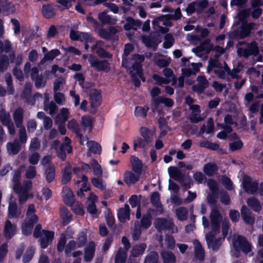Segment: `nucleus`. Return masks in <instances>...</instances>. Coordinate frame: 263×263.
<instances>
[{
  "label": "nucleus",
  "mask_w": 263,
  "mask_h": 263,
  "mask_svg": "<svg viewBox=\"0 0 263 263\" xmlns=\"http://www.w3.org/2000/svg\"><path fill=\"white\" fill-rule=\"evenodd\" d=\"M86 20L95 30L98 29V33L101 38L107 41L118 40V36L115 35L118 32V30L115 27L110 26L108 30L103 28L101 27L100 24L90 15L87 16Z\"/></svg>",
  "instance_id": "obj_1"
},
{
  "label": "nucleus",
  "mask_w": 263,
  "mask_h": 263,
  "mask_svg": "<svg viewBox=\"0 0 263 263\" xmlns=\"http://www.w3.org/2000/svg\"><path fill=\"white\" fill-rule=\"evenodd\" d=\"M256 24L254 22H242L239 29H235L228 33V36L231 40H242L249 37L255 29Z\"/></svg>",
  "instance_id": "obj_2"
},
{
  "label": "nucleus",
  "mask_w": 263,
  "mask_h": 263,
  "mask_svg": "<svg viewBox=\"0 0 263 263\" xmlns=\"http://www.w3.org/2000/svg\"><path fill=\"white\" fill-rule=\"evenodd\" d=\"M13 119L16 127L19 128L18 141L20 143L25 144L27 140V135L25 127L23 126V121L24 110L22 107H18L13 114Z\"/></svg>",
  "instance_id": "obj_3"
},
{
  "label": "nucleus",
  "mask_w": 263,
  "mask_h": 263,
  "mask_svg": "<svg viewBox=\"0 0 263 263\" xmlns=\"http://www.w3.org/2000/svg\"><path fill=\"white\" fill-rule=\"evenodd\" d=\"M237 53L239 57H243L246 59H248L251 55L257 56L259 54L258 44L255 41H252L247 43L245 48L242 47L238 48Z\"/></svg>",
  "instance_id": "obj_4"
},
{
  "label": "nucleus",
  "mask_w": 263,
  "mask_h": 263,
  "mask_svg": "<svg viewBox=\"0 0 263 263\" xmlns=\"http://www.w3.org/2000/svg\"><path fill=\"white\" fill-rule=\"evenodd\" d=\"M209 218L211 224V231L210 232L219 233L220 231V224L223 217L216 206L211 208Z\"/></svg>",
  "instance_id": "obj_5"
},
{
  "label": "nucleus",
  "mask_w": 263,
  "mask_h": 263,
  "mask_svg": "<svg viewBox=\"0 0 263 263\" xmlns=\"http://www.w3.org/2000/svg\"><path fill=\"white\" fill-rule=\"evenodd\" d=\"M233 244L235 251H242L248 254L252 250V246L247 238L242 235H238L237 238L234 239Z\"/></svg>",
  "instance_id": "obj_6"
},
{
  "label": "nucleus",
  "mask_w": 263,
  "mask_h": 263,
  "mask_svg": "<svg viewBox=\"0 0 263 263\" xmlns=\"http://www.w3.org/2000/svg\"><path fill=\"white\" fill-rule=\"evenodd\" d=\"M88 61L90 66L98 71L108 72L110 70V64L107 60L99 61L95 55L90 54Z\"/></svg>",
  "instance_id": "obj_7"
},
{
  "label": "nucleus",
  "mask_w": 263,
  "mask_h": 263,
  "mask_svg": "<svg viewBox=\"0 0 263 263\" xmlns=\"http://www.w3.org/2000/svg\"><path fill=\"white\" fill-rule=\"evenodd\" d=\"M218 234L215 233L214 232H209L205 235L208 248H212L214 252L218 251L222 244V241L224 240L222 237H218L216 239L215 236Z\"/></svg>",
  "instance_id": "obj_8"
},
{
  "label": "nucleus",
  "mask_w": 263,
  "mask_h": 263,
  "mask_svg": "<svg viewBox=\"0 0 263 263\" xmlns=\"http://www.w3.org/2000/svg\"><path fill=\"white\" fill-rule=\"evenodd\" d=\"M243 189L245 192L251 195H255L258 189V183L256 181H252L250 176L245 175L242 182Z\"/></svg>",
  "instance_id": "obj_9"
},
{
  "label": "nucleus",
  "mask_w": 263,
  "mask_h": 263,
  "mask_svg": "<svg viewBox=\"0 0 263 263\" xmlns=\"http://www.w3.org/2000/svg\"><path fill=\"white\" fill-rule=\"evenodd\" d=\"M89 99L90 106L92 108H94L93 111H90V113L95 114L96 109L98 107L101 103L102 96L100 91L97 89L92 88L90 90Z\"/></svg>",
  "instance_id": "obj_10"
},
{
  "label": "nucleus",
  "mask_w": 263,
  "mask_h": 263,
  "mask_svg": "<svg viewBox=\"0 0 263 263\" xmlns=\"http://www.w3.org/2000/svg\"><path fill=\"white\" fill-rule=\"evenodd\" d=\"M197 84H195L192 87V89L194 92L199 94H201L204 90L209 87V83L205 76H199L197 78Z\"/></svg>",
  "instance_id": "obj_11"
},
{
  "label": "nucleus",
  "mask_w": 263,
  "mask_h": 263,
  "mask_svg": "<svg viewBox=\"0 0 263 263\" xmlns=\"http://www.w3.org/2000/svg\"><path fill=\"white\" fill-rule=\"evenodd\" d=\"M62 197L64 203L68 206H72L74 202V196L71 189L65 186L63 187L62 191Z\"/></svg>",
  "instance_id": "obj_12"
},
{
  "label": "nucleus",
  "mask_w": 263,
  "mask_h": 263,
  "mask_svg": "<svg viewBox=\"0 0 263 263\" xmlns=\"http://www.w3.org/2000/svg\"><path fill=\"white\" fill-rule=\"evenodd\" d=\"M44 236L40 239V247L42 249H46L50 244L54 238V232L48 230H42Z\"/></svg>",
  "instance_id": "obj_13"
},
{
  "label": "nucleus",
  "mask_w": 263,
  "mask_h": 263,
  "mask_svg": "<svg viewBox=\"0 0 263 263\" xmlns=\"http://www.w3.org/2000/svg\"><path fill=\"white\" fill-rule=\"evenodd\" d=\"M240 213L244 222L249 225H253L255 222V218L252 212L246 205H243L240 209Z\"/></svg>",
  "instance_id": "obj_14"
},
{
  "label": "nucleus",
  "mask_w": 263,
  "mask_h": 263,
  "mask_svg": "<svg viewBox=\"0 0 263 263\" xmlns=\"http://www.w3.org/2000/svg\"><path fill=\"white\" fill-rule=\"evenodd\" d=\"M156 228L159 231L172 230L174 227V223L171 220H167L164 218H158L155 222Z\"/></svg>",
  "instance_id": "obj_15"
},
{
  "label": "nucleus",
  "mask_w": 263,
  "mask_h": 263,
  "mask_svg": "<svg viewBox=\"0 0 263 263\" xmlns=\"http://www.w3.org/2000/svg\"><path fill=\"white\" fill-rule=\"evenodd\" d=\"M96 251V244L91 241L84 249V259L85 262H90L93 259Z\"/></svg>",
  "instance_id": "obj_16"
},
{
  "label": "nucleus",
  "mask_w": 263,
  "mask_h": 263,
  "mask_svg": "<svg viewBox=\"0 0 263 263\" xmlns=\"http://www.w3.org/2000/svg\"><path fill=\"white\" fill-rule=\"evenodd\" d=\"M160 104H163L167 107H172L174 104L173 99L163 96H159L153 100V104L155 108H157Z\"/></svg>",
  "instance_id": "obj_17"
},
{
  "label": "nucleus",
  "mask_w": 263,
  "mask_h": 263,
  "mask_svg": "<svg viewBox=\"0 0 263 263\" xmlns=\"http://www.w3.org/2000/svg\"><path fill=\"white\" fill-rule=\"evenodd\" d=\"M152 216L150 213L148 212L146 214L143 215L142 217L140 223L136 221L137 223V226L142 229H148L152 225Z\"/></svg>",
  "instance_id": "obj_18"
},
{
  "label": "nucleus",
  "mask_w": 263,
  "mask_h": 263,
  "mask_svg": "<svg viewBox=\"0 0 263 263\" xmlns=\"http://www.w3.org/2000/svg\"><path fill=\"white\" fill-rule=\"evenodd\" d=\"M130 209L128 204H125L124 208H120L118 211V218L121 222H124L130 218Z\"/></svg>",
  "instance_id": "obj_19"
},
{
  "label": "nucleus",
  "mask_w": 263,
  "mask_h": 263,
  "mask_svg": "<svg viewBox=\"0 0 263 263\" xmlns=\"http://www.w3.org/2000/svg\"><path fill=\"white\" fill-rule=\"evenodd\" d=\"M130 161L132 163V170L137 174L140 175L142 170V162L138 157L131 156Z\"/></svg>",
  "instance_id": "obj_20"
},
{
  "label": "nucleus",
  "mask_w": 263,
  "mask_h": 263,
  "mask_svg": "<svg viewBox=\"0 0 263 263\" xmlns=\"http://www.w3.org/2000/svg\"><path fill=\"white\" fill-rule=\"evenodd\" d=\"M170 177L175 180H182L184 178V174L177 166H170L168 168Z\"/></svg>",
  "instance_id": "obj_21"
},
{
  "label": "nucleus",
  "mask_w": 263,
  "mask_h": 263,
  "mask_svg": "<svg viewBox=\"0 0 263 263\" xmlns=\"http://www.w3.org/2000/svg\"><path fill=\"white\" fill-rule=\"evenodd\" d=\"M21 146L18 139L14 140L13 142H8L7 144V149L9 154L15 155L21 150Z\"/></svg>",
  "instance_id": "obj_22"
},
{
  "label": "nucleus",
  "mask_w": 263,
  "mask_h": 263,
  "mask_svg": "<svg viewBox=\"0 0 263 263\" xmlns=\"http://www.w3.org/2000/svg\"><path fill=\"white\" fill-rule=\"evenodd\" d=\"M44 176L48 183H51L54 180L55 176V169L54 165L49 164L46 167Z\"/></svg>",
  "instance_id": "obj_23"
},
{
  "label": "nucleus",
  "mask_w": 263,
  "mask_h": 263,
  "mask_svg": "<svg viewBox=\"0 0 263 263\" xmlns=\"http://www.w3.org/2000/svg\"><path fill=\"white\" fill-rule=\"evenodd\" d=\"M140 178V175H135L132 172L129 171H125L124 174V181L127 185L135 184Z\"/></svg>",
  "instance_id": "obj_24"
},
{
  "label": "nucleus",
  "mask_w": 263,
  "mask_h": 263,
  "mask_svg": "<svg viewBox=\"0 0 263 263\" xmlns=\"http://www.w3.org/2000/svg\"><path fill=\"white\" fill-rule=\"evenodd\" d=\"M141 136L146 142L147 144L152 142L153 139L154 132L146 127H141L139 129Z\"/></svg>",
  "instance_id": "obj_25"
},
{
  "label": "nucleus",
  "mask_w": 263,
  "mask_h": 263,
  "mask_svg": "<svg viewBox=\"0 0 263 263\" xmlns=\"http://www.w3.org/2000/svg\"><path fill=\"white\" fill-rule=\"evenodd\" d=\"M203 171L205 175L209 177H212L218 172V167L214 163L208 162L204 165Z\"/></svg>",
  "instance_id": "obj_26"
},
{
  "label": "nucleus",
  "mask_w": 263,
  "mask_h": 263,
  "mask_svg": "<svg viewBox=\"0 0 263 263\" xmlns=\"http://www.w3.org/2000/svg\"><path fill=\"white\" fill-rule=\"evenodd\" d=\"M211 40L209 39H205L203 42L199 46L192 49L193 52L195 53L201 52L206 50L207 53H209L212 50L213 45L210 44Z\"/></svg>",
  "instance_id": "obj_27"
},
{
  "label": "nucleus",
  "mask_w": 263,
  "mask_h": 263,
  "mask_svg": "<svg viewBox=\"0 0 263 263\" xmlns=\"http://www.w3.org/2000/svg\"><path fill=\"white\" fill-rule=\"evenodd\" d=\"M247 203L248 206L255 212H259L261 210V206L259 200L254 197H249L247 200Z\"/></svg>",
  "instance_id": "obj_28"
},
{
  "label": "nucleus",
  "mask_w": 263,
  "mask_h": 263,
  "mask_svg": "<svg viewBox=\"0 0 263 263\" xmlns=\"http://www.w3.org/2000/svg\"><path fill=\"white\" fill-rule=\"evenodd\" d=\"M15 228L11 222L7 220L5 222L4 228V234L7 239L11 238L15 235Z\"/></svg>",
  "instance_id": "obj_29"
},
{
  "label": "nucleus",
  "mask_w": 263,
  "mask_h": 263,
  "mask_svg": "<svg viewBox=\"0 0 263 263\" xmlns=\"http://www.w3.org/2000/svg\"><path fill=\"white\" fill-rule=\"evenodd\" d=\"M145 243H141L138 245H134L131 251V255L134 257H137L142 255L146 248Z\"/></svg>",
  "instance_id": "obj_30"
},
{
  "label": "nucleus",
  "mask_w": 263,
  "mask_h": 263,
  "mask_svg": "<svg viewBox=\"0 0 263 263\" xmlns=\"http://www.w3.org/2000/svg\"><path fill=\"white\" fill-rule=\"evenodd\" d=\"M32 85L30 82H26L24 85L22 92V97L26 99L27 101H29L30 99L33 101V103L35 101L34 97L31 96Z\"/></svg>",
  "instance_id": "obj_31"
},
{
  "label": "nucleus",
  "mask_w": 263,
  "mask_h": 263,
  "mask_svg": "<svg viewBox=\"0 0 263 263\" xmlns=\"http://www.w3.org/2000/svg\"><path fill=\"white\" fill-rule=\"evenodd\" d=\"M160 255L164 263H176V257L172 252L163 250Z\"/></svg>",
  "instance_id": "obj_32"
},
{
  "label": "nucleus",
  "mask_w": 263,
  "mask_h": 263,
  "mask_svg": "<svg viewBox=\"0 0 263 263\" xmlns=\"http://www.w3.org/2000/svg\"><path fill=\"white\" fill-rule=\"evenodd\" d=\"M195 243V256L197 259L202 261L205 256L204 250L201 244L198 240H196Z\"/></svg>",
  "instance_id": "obj_33"
},
{
  "label": "nucleus",
  "mask_w": 263,
  "mask_h": 263,
  "mask_svg": "<svg viewBox=\"0 0 263 263\" xmlns=\"http://www.w3.org/2000/svg\"><path fill=\"white\" fill-rule=\"evenodd\" d=\"M72 167L70 164L66 165L62 173L61 182L62 184H66L71 179Z\"/></svg>",
  "instance_id": "obj_34"
},
{
  "label": "nucleus",
  "mask_w": 263,
  "mask_h": 263,
  "mask_svg": "<svg viewBox=\"0 0 263 263\" xmlns=\"http://www.w3.org/2000/svg\"><path fill=\"white\" fill-rule=\"evenodd\" d=\"M60 216L62 220V224L63 226H67L72 220V215L66 208L63 209L60 211Z\"/></svg>",
  "instance_id": "obj_35"
},
{
  "label": "nucleus",
  "mask_w": 263,
  "mask_h": 263,
  "mask_svg": "<svg viewBox=\"0 0 263 263\" xmlns=\"http://www.w3.org/2000/svg\"><path fill=\"white\" fill-rule=\"evenodd\" d=\"M42 13L44 17L48 19L53 17L55 14L52 6L49 4L42 6Z\"/></svg>",
  "instance_id": "obj_36"
},
{
  "label": "nucleus",
  "mask_w": 263,
  "mask_h": 263,
  "mask_svg": "<svg viewBox=\"0 0 263 263\" xmlns=\"http://www.w3.org/2000/svg\"><path fill=\"white\" fill-rule=\"evenodd\" d=\"M237 141L229 143V149L232 152H235L241 149L243 145L242 141L239 138L236 134H233Z\"/></svg>",
  "instance_id": "obj_37"
},
{
  "label": "nucleus",
  "mask_w": 263,
  "mask_h": 263,
  "mask_svg": "<svg viewBox=\"0 0 263 263\" xmlns=\"http://www.w3.org/2000/svg\"><path fill=\"white\" fill-rule=\"evenodd\" d=\"M60 51L58 49H54L44 54L41 63H43L45 61H52L57 57L60 54Z\"/></svg>",
  "instance_id": "obj_38"
},
{
  "label": "nucleus",
  "mask_w": 263,
  "mask_h": 263,
  "mask_svg": "<svg viewBox=\"0 0 263 263\" xmlns=\"http://www.w3.org/2000/svg\"><path fill=\"white\" fill-rule=\"evenodd\" d=\"M104 215L108 227L109 228L114 227L115 220L111 210L110 209H107L104 212Z\"/></svg>",
  "instance_id": "obj_39"
},
{
  "label": "nucleus",
  "mask_w": 263,
  "mask_h": 263,
  "mask_svg": "<svg viewBox=\"0 0 263 263\" xmlns=\"http://www.w3.org/2000/svg\"><path fill=\"white\" fill-rule=\"evenodd\" d=\"M176 214L179 220L183 221L187 218L188 210L186 208L181 206L176 210Z\"/></svg>",
  "instance_id": "obj_40"
},
{
  "label": "nucleus",
  "mask_w": 263,
  "mask_h": 263,
  "mask_svg": "<svg viewBox=\"0 0 263 263\" xmlns=\"http://www.w3.org/2000/svg\"><path fill=\"white\" fill-rule=\"evenodd\" d=\"M67 242L66 236L65 233H62L60 235V239L58 240L57 250L59 253H61L63 251Z\"/></svg>",
  "instance_id": "obj_41"
},
{
  "label": "nucleus",
  "mask_w": 263,
  "mask_h": 263,
  "mask_svg": "<svg viewBox=\"0 0 263 263\" xmlns=\"http://www.w3.org/2000/svg\"><path fill=\"white\" fill-rule=\"evenodd\" d=\"M126 258V252L122 250V249L120 248L116 255L115 262V263H125Z\"/></svg>",
  "instance_id": "obj_42"
},
{
  "label": "nucleus",
  "mask_w": 263,
  "mask_h": 263,
  "mask_svg": "<svg viewBox=\"0 0 263 263\" xmlns=\"http://www.w3.org/2000/svg\"><path fill=\"white\" fill-rule=\"evenodd\" d=\"M77 248V245L75 240H70L65 249V255L67 257L71 256V251Z\"/></svg>",
  "instance_id": "obj_43"
},
{
  "label": "nucleus",
  "mask_w": 263,
  "mask_h": 263,
  "mask_svg": "<svg viewBox=\"0 0 263 263\" xmlns=\"http://www.w3.org/2000/svg\"><path fill=\"white\" fill-rule=\"evenodd\" d=\"M9 65V58L7 55L3 54L0 57V72L5 71Z\"/></svg>",
  "instance_id": "obj_44"
},
{
  "label": "nucleus",
  "mask_w": 263,
  "mask_h": 263,
  "mask_svg": "<svg viewBox=\"0 0 263 263\" xmlns=\"http://www.w3.org/2000/svg\"><path fill=\"white\" fill-rule=\"evenodd\" d=\"M149 110V107L147 106L144 107L137 106L135 110V115L136 117H141L145 118L147 116V112Z\"/></svg>",
  "instance_id": "obj_45"
},
{
  "label": "nucleus",
  "mask_w": 263,
  "mask_h": 263,
  "mask_svg": "<svg viewBox=\"0 0 263 263\" xmlns=\"http://www.w3.org/2000/svg\"><path fill=\"white\" fill-rule=\"evenodd\" d=\"M79 41L92 43L95 42V37L88 32H80Z\"/></svg>",
  "instance_id": "obj_46"
},
{
  "label": "nucleus",
  "mask_w": 263,
  "mask_h": 263,
  "mask_svg": "<svg viewBox=\"0 0 263 263\" xmlns=\"http://www.w3.org/2000/svg\"><path fill=\"white\" fill-rule=\"evenodd\" d=\"M34 249L32 247L28 248L23 256V262L24 263H28L30 262L32 260L34 256Z\"/></svg>",
  "instance_id": "obj_47"
},
{
  "label": "nucleus",
  "mask_w": 263,
  "mask_h": 263,
  "mask_svg": "<svg viewBox=\"0 0 263 263\" xmlns=\"http://www.w3.org/2000/svg\"><path fill=\"white\" fill-rule=\"evenodd\" d=\"M151 202L155 207L159 208L162 206L160 200V194L158 192H153L151 196Z\"/></svg>",
  "instance_id": "obj_48"
},
{
  "label": "nucleus",
  "mask_w": 263,
  "mask_h": 263,
  "mask_svg": "<svg viewBox=\"0 0 263 263\" xmlns=\"http://www.w3.org/2000/svg\"><path fill=\"white\" fill-rule=\"evenodd\" d=\"M0 121L4 126L10 124L11 122L9 113L5 110L1 111L0 112Z\"/></svg>",
  "instance_id": "obj_49"
},
{
  "label": "nucleus",
  "mask_w": 263,
  "mask_h": 263,
  "mask_svg": "<svg viewBox=\"0 0 263 263\" xmlns=\"http://www.w3.org/2000/svg\"><path fill=\"white\" fill-rule=\"evenodd\" d=\"M68 144L62 143L57 151V156L62 160L64 161L66 157V151Z\"/></svg>",
  "instance_id": "obj_50"
},
{
  "label": "nucleus",
  "mask_w": 263,
  "mask_h": 263,
  "mask_svg": "<svg viewBox=\"0 0 263 263\" xmlns=\"http://www.w3.org/2000/svg\"><path fill=\"white\" fill-rule=\"evenodd\" d=\"M146 144L147 143L144 139L138 137L134 141V150L136 151L137 148L144 149L146 147Z\"/></svg>",
  "instance_id": "obj_51"
},
{
  "label": "nucleus",
  "mask_w": 263,
  "mask_h": 263,
  "mask_svg": "<svg viewBox=\"0 0 263 263\" xmlns=\"http://www.w3.org/2000/svg\"><path fill=\"white\" fill-rule=\"evenodd\" d=\"M250 14V9H244L240 10L238 13V17L240 22H248L247 18Z\"/></svg>",
  "instance_id": "obj_52"
},
{
  "label": "nucleus",
  "mask_w": 263,
  "mask_h": 263,
  "mask_svg": "<svg viewBox=\"0 0 263 263\" xmlns=\"http://www.w3.org/2000/svg\"><path fill=\"white\" fill-rule=\"evenodd\" d=\"M158 259V254L155 251H152L145 257L144 263H157Z\"/></svg>",
  "instance_id": "obj_53"
},
{
  "label": "nucleus",
  "mask_w": 263,
  "mask_h": 263,
  "mask_svg": "<svg viewBox=\"0 0 263 263\" xmlns=\"http://www.w3.org/2000/svg\"><path fill=\"white\" fill-rule=\"evenodd\" d=\"M98 19L103 24H109L111 22V16L107 14L105 11H103L98 14Z\"/></svg>",
  "instance_id": "obj_54"
},
{
  "label": "nucleus",
  "mask_w": 263,
  "mask_h": 263,
  "mask_svg": "<svg viewBox=\"0 0 263 263\" xmlns=\"http://www.w3.org/2000/svg\"><path fill=\"white\" fill-rule=\"evenodd\" d=\"M9 217H18L20 212L17 213V205L15 203H10L8 207Z\"/></svg>",
  "instance_id": "obj_55"
},
{
  "label": "nucleus",
  "mask_w": 263,
  "mask_h": 263,
  "mask_svg": "<svg viewBox=\"0 0 263 263\" xmlns=\"http://www.w3.org/2000/svg\"><path fill=\"white\" fill-rule=\"evenodd\" d=\"M174 39L171 34H167L164 38L163 47L165 49L170 48L173 45Z\"/></svg>",
  "instance_id": "obj_56"
},
{
  "label": "nucleus",
  "mask_w": 263,
  "mask_h": 263,
  "mask_svg": "<svg viewBox=\"0 0 263 263\" xmlns=\"http://www.w3.org/2000/svg\"><path fill=\"white\" fill-rule=\"evenodd\" d=\"M89 150L95 154H100L102 148L101 145L96 141H92L90 144Z\"/></svg>",
  "instance_id": "obj_57"
},
{
  "label": "nucleus",
  "mask_w": 263,
  "mask_h": 263,
  "mask_svg": "<svg viewBox=\"0 0 263 263\" xmlns=\"http://www.w3.org/2000/svg\"><path fill=\"white\" fill-rule=\"evenodd\" d=\"M154 80L156 82V84L159 86L164 84H168L170 83V80L162 77L157 74H154L152 76Z\"/></svg>",
  "instance_id": "obj_58"
},
{
  "label": "nucleus",
  "mask_w": 263,
  "mask_h": 263,
  "mask_svg": "<svg viewBox=\"0 0 263 263\" xmlns=\"http://www.w3.org/2000/svg\"><path fill=\"white\" fill-rule=\"evenodd\" d=\"M87 242V235L84 233H82L77 239V248H81L84 247Z\"/></svg>",
  "instance_id": "obj_59"
},
{
  "label": "nucleus",
  "mask_w": 263,
  "mask_h": 263,
  "mask_svg": "<svg viewBox=\"0 0 263 263\" xmlns=\"http://www.w3.org/2000/svg\"><path fill=\"white\" fill-rule=\"evenodd\" d=\"M81 124L85 128L92 127V119L89 115H84L81 118Z\"/></svg>",
  "instance_id": "obj_60"
},
{
  "label": "nucleus",
  "mask_w": 263,
  "mask_h": 263,
  "mask_svg": "<svg viewBox=\"0 0 263 263\" xmlns=\"http://www.w3.org/2000/svg\"><path fill=\"white\" fill-rule=\"evenodd\" d=\"M91 164L93 167L94 174L96 176H101L102 175V168L97 160L96 159H92Z\"/></svg>",
  "instance_id": "obj_61"
},
{
  "label": "nucleus",
  "mask_w": 263,
  "mask_h": 263,
  "mask_svg": "<svg viewBox=\"0 0 263 263\" xmlns=\"http://www.w3.org/2000/svg\"><path fill=\"white\" fill-rule=\"evenodd\" d=\"M171 62L170 58L168 59H158L155 61V64L160 68H166Z\"/></svg>",
  "instance_id": "obj_62"
},
{
  "label": "nucleus",
  "mask_w": 263,
  "mask_h": 263,
  "mask_svg": "<svg viewBox=\"0 0 263 263\" xmlns=\"http://www.w3.org/2000/svg\"><path fill=\"white\" fill-rule=\"evenodd\" d=\"M33 81L35 82V86L37 88L44 87L46 85V80L42 76L36 77Z\"/></svg>",
  "instance_id": "obj_63"
},
{
  "label": "nucleus",
  "mask_w": 263,
  "mask_h": 263,
  "mask_svg": "<svg viewBox=\"0 0 263 263\" xmlns=\"http://www.w3.org/2000/svg\"><path fill=\"white\" fill-rule=\"evenodd\" d=\"M97 54L101 58L111 59L112 55L109 52L105 50L103 48L98 49L96 51Z\"/></svg>",
  "instance_id": "obj_64"
}]
</instances>
